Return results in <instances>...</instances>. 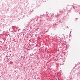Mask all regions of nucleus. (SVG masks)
<instances>
[{
    "mask_svg": "<svg viewBox=\"0 0 80 80\" xmlns=\"http://www.w3.org/2000/svg\"><path fill=\"white\" fill-rule=\"evenodd\" d=\"M21 57L22 58V57H23V56H21Z\"/></svg>",
    "mask_w": 80,
    "mask_h": 80,
    "instance_id": "obj_1",
    "label": "nucleus"
}]
</instances>
